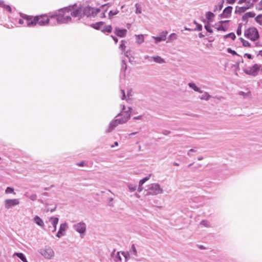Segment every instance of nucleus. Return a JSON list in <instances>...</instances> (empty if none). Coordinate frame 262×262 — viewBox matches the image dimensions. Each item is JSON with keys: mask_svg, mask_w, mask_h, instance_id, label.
Masks as SVG:
<instances>
[{"mask_svg": "<svg viewBox=\"0 0 262 262\" xmlns=\"http://www.w3.org/2000/svg\"><path fill=\"white\" fill-rule=\"evenodd\" d=\"M205 95L206 96V98H205V99L208 100L209 99V98L210 97V96L207 94Z\"/></svg>", "mask_w": 262, "mask_h": 262, "instance_id": "13d9d810", "label": "nucleus"}, {"mask_svg": "<svg viewBox=\"0 0 262 262\" xmlns=\"http://www.w3.org/2000/svg\"><path fill=\"white\" fill-rule=\"evenodd\" d=\"M118 142H115L114 143V145H111V147H112V148H113L115 146H118Z\"/></svg>", "mask_w": 262, "mask_h": 262, "instance_id": "864d4df0", "label": "nucleus"}, {"mask_svg": "<svg viewBox=\"0 0 262 262\" xmlns=\"http://www.w3.org/2000/svg\"><path fill=\"white\" fill-rule=\"evenodd\" d=\"M23 18L26 20L28 26H34L37 24V16H32L27 15L23 16Z\"/></svg>", "mask_w": 262, "mask_h": 262, "instance_id": "9d476101", "label": "nucleus"}, {"mask_svg": "<svg viewBox=\"0 0 262 262\" xmlns=\"http://www.w3.org/2000/svg\"><path fill=\"white\" fill-rule=\"evenodd\" d=\"M34 220L36 224H37L38 225L40 226V227L44 226V223L43 221L38 216H35L34 219Z\"/></svg>", "mask_w": 262, "mask_h": 262, "instance_id": "aec40b11", "label": "nucleus"}, {"mask_svg": "<svg viewBox=\"0 0 262 262\" xmlns=\"http://www.w3.org/2000/svg\"><path fill=\"white\" fill-rule=\"evenodd\" d=\"M240 40L244 47H249L250 46V43L248 41L245 40L243 38H240Z\"/></svg>", "mask_w": 262, "mask_h": 262, "instance_id": "7c9ffc66", "label": "nucleus"}, {"mask_svg": "<svg viewBox=\"0 0 262 262\" xmlns=\"http://www.w3.org/2000/svg\"><path fill=\"white\" fill-rule=\"evenodd\" d=\"M74 227L76 230L80 233H83L85 231L86 226L84 223H78Z\"/></svg>", "mask_w": 262, "mask_h": 262, "instance_id": "4468645a", "label": "nucleus"}, {"mask_svg": "<svg viewBox=\"0 0 262 262\" xmlns=\"http://www.w3.org/2000/svg\"><path fill=\"white\" fill-rule=\"evenodd\" d=\"M137 42L139 44L143 43L144 41V38L143 35H136Z\"/></svg>", "mask_w": 262, "mask_h": 262, "instance_id": "b1692460", "label": "nucleus"}, {"mask_svg": "<svg viewBox=\"0 0 262 262\" xmlns=\"http://www.w3.org/2000/svg\"><path fill=\"white\" fill-rule=\"evenodd\" d=\"M3 4H4V2H1V1H0V5L3 6Z\"/></svg>", "mask_w": 262, "mask_h": 262, "instance_id": "e2e57ef3", "label": "nucleus"}, {"mask_svg": "<svg viewBox=\"0 0 262 262\" xmlns=\"http://www.w3.org/2000/svg\"><path fill=\"white\" fill-rule=\"evenodd\" d=\"M177 37V34L175 33L171 34L169 36V40L171 41L176 39Z\"/></svg>", "mask_w": 262, "mask_h": 262, "instance_id": "f704fd0d", "label": "nucleus"}, {"mask_svg": "<svg viewBox=\"0 0 262 262\" xmlns=\"http://www.w3.org/2000/svg\"><path fill=\"white\" fill-rule=\"evenodd\" d=\"M132 190L133 191L135 190V189L132 188Z\"/></svg>", "mask_w": 262, "mask_h": 262, "instance_id": "774afa93", "label": "nucleus"}, {"mask_svg": "<svg viewBox=\"0 0 262 262\" xmlns=\"http://www.w3.org/2000/svg\"><path fill=\"white\" fill-rule=\"evenodd\" d=\"M14 255H17L23 262H28L26 258L23 253H16Z\"/></svg>", "mask_w": 262, "mask_h": 262, "instance_id": "393cba45", "label": "nucleus"}, {"mask_svg": "<svg viewBox=\"0 0 262 262\" xmlns=\"http://www.w3.org/2000/svg\"><path fill=\"white\" fill-rule=\"evenodd\" d=\"M112 37L113 38V39L114 40V41L115 42V43H117L118 41V39L116 37H115L113 36H112Z\"/></svg>", "mask_w": 262, "mask_h": 262, "instance_id": "8fccbe9b", "label": "nucleus"}, {"mask_svg": "<svg viewBox=\"0 0 262 262\" xmlns=\"http://www.w3.org/2000/svg\"><path fill=\"white\" fill-rule=\"evenodd\" d=\"M50 16L46 14H42L37 16V24L40 26H46L49 24L50 22Z\"/></svg>", "mask_w": 262, "mask_h": 262, "instance_id": "1a4fd4ad", "label": "nucleus"}, {"mask_svg": "<svg viewBox=\"0 0 262 262\" xmlns=\"http://www.w3.org/2000/svg\"><path fill=\"white\" fill-rule=\"evenodd\" d=\"M244 57H247L249 59H251L252 58V56L250 54H248V53L245 54Z\"/></svg>", "mask_w": 262, "mask_h": 262, "instance_id": "c03bdc74", "label": "nucleus"}, {"mask_svg": "<svg viewBox=\"0 0 262 262\" xmlns=\"http://www.w3.org/2000/svg\"><path fill=\"white\" fill-rule=\"evenodd\" d=\"M258 0H253V2H256Z\"/></svg>", "mask_w": 262, "mask_h": 262, "instance_id": "0e129e2a", "label": "nucleus"}, {"mask_svg": "<svg viewBox=\"0 0 262 262\" xmlns=\"http://www.w3.org/2000/svg\"><path fill=\"white\" fill-rule=\"evenodd\" d=\"M104 22L100 21L95 24H93L92 25V27L96 29V30H101L102 29L103 25H104Z\"/></svg>", "mask_w": 262, "mask_h": 262, "instance_id": "6ab92c4d", "label": "nucleus"}, {"mask_svg": "<svg viewBox=\"0 0 262 262\" xmlns=\"http://www.w3.org/2000/svg\"><path fill=\"white\" fill-rule=\"evenodd\" d=\"M126 32L127 30L125 29L116 28L114 30L115 34L120 37H124L126 35Z\"/></svg>", "mask_w": 262, "mask_h": 262, "instance_id": "ddd939ff", "label": "nucleus"}, {"mask_svg": "<svg viewBox=\"0 0 262 262\" xmlns=\"http://www.w3.org/2000/svg\"><path fill=\"white\" fill-rule=\"evenodd\" d=\"M130 117L129 111H122L118 115L117 118L113 120L110 124L106 132H111L119 124L126 123Z\"/></svg>", "mask_w": 262, "mask_h": 262, "instance_id": "f03ea898", "label": "nucleus"}, {"mask_svg": "<svg viewBox=\"0 0 262 262\" xmlns=\"http://www.w3.org/2000/svg\"><path fill=\"white\" fill-rule=\"evenodd\" d=\"M194 151V150H193V149H191L190 150H189V152H188V155H189V152H190V151Z\"/></svg>", "mask_w": 262, "mask_h": 262, "instance_id": "680f3d73", "label": "nucleus"}, {"mask_svg": "<svg viewBox=\"0 0 262 262\" xmlns=\"http://www.w3.org/2000/svg\"><path fill=\"white\" fill-rule=\"evenodd\" d=\"M19 202L18 200L14 199H8L5 201V207L6 208H9L12 206H16L19 204Z\"/></svg>", "mask_w": 262, "mask_h": 262, "instance_id": "f8f14e48", "label": "nucleus"}, {"mask_svg": "<svg viewBox=\"0 0 262 262\" xmlns=\"http://www.w3.org/2000/svg\"><path fill=\"white\" fill-rule=\"evenodd\" d=\"M143 189V187L142 186V185H139V188L138 189V191L141 192Z\"/></svg>", "mask_w": 262, "mask_h": 262, "instance_id": "3c124183", "label": "nucleus"}, {"mask_svg": "<svg viewBox=\"0 0 262 262\" xmlns=\"http://www.w3.org/2000/svg\"><path fill=\"white\" fill-rule=\"evenodd\" d=\"M41 253L47 258H51L53 257L54 252L52 249L50 247L46 248L41 250Z\"/></svg>", "mask_w": 262, "mask_h": 262, "instance_id": "9b49d317", "label": "nucleus"}, {"mask_svg": "<svg viewBox=\"0 0 262 262\" xmlns=\"http://www.w3.org/2000/svg\"><path fill=\"white\" fill-rule=\"evenodd\" d=\"M228 20L220 21L219 23V24H220L219 26L217 27V30H218L225 31L226 29L223 27V25L224 23H225L226 22H228Z\"/></svg>", "mask_w": 262, "mask_h": 262, "instance_id": "cd10ccee", "label": "nucleus"}, {"mask_svg": "<svg viewBox=\"0 0 262 262\" xmlns=\"http://www.w3.org/2000/svg\"><path fill=\"white\" fill-rule=\"evenodd\" d=\"M3 8H4V9L7 11H8L9 12H12V9L11 8V7L9 5H5L3 4Z\"/></svg>", "mask_w": 262, "mask_h": 262, "instance_id": "2f4dec72", "label": "nucleus"}, {"mask_svg": "<svg viewBox=\"0 0 262 262\" xmlns=\"http://www.w3.org/2000/svg\"><path fill=\"white\" fill-rule=\"evenodd\" d=\"M259 55L262 57V50L259 52Z\"/></svg>", "mask_w": 262, "mask_h": 262, "instance_id": "bf43d9fd", "label": "nucleus"}, {"mask_svg": "<svg viewBox=\"0 0 262 262\" xmlns=\"http://www.w3.org/2000/svg\"><path fill=\"white\" fill-rule=\"evenodd\" d=\"M153 38L155 40V42L156 43H158V42H160L162 40H164V36L163 37H153Z\"/></svg>", "mask_w": 262, "mask_h": 262, "instance_id": "c9c22d12", "label": "nucleus"}, {"mask_svg": "<svg viewBox=\"0 0 262 262\" xmlns=\"http://www.w3.org/2000/svg\"><path fill=\"white\" fill-rule=\"evenodd\" d=\"M118 13V10H114V11H110L109 12V16L110 18L112 17L113 16L116 15Z\"/></svg>", "mask_w": 262, "mask_h": 262, "instance_id": "72a5a7b5", "label": "nucleus"}, {"mask_svg": "<svg viewBox=\"0 0 262 262\" xmlns=\"http://www.w3.org/2000/svg\"><path fill=\"white\" fill-rule=\"evenodd\" d=\"M70 9L68 7L62 8L56 12L55 14L50 15L51 18H55L58 24L67 23L71 21Z\"/></svg>", "mask_w": 262, "mask_h": 262, "instance_id": "f257e3e1", "label": "nucleus"}, {"mask_svg": "<svg viewBox=\"0 0 262 262\" xmlns=\"http://www.w3.org/2000/svg\"><path fill=\"white\" fill-rule=\"evenodd\" d=\"M151 59L156 62L159 63H162L165 62V60L160 56H156L151 57Z\"/></svg>", "mask_w": 262, "mask_h": 262, "instance_id": "412c9836", "label": "nucleus"}, {"mask_svg": "<svg viewBox=\"0 0 262 262\" xmlns=\"http://www.w3.org/2000/svg\"><path fill=\"white\" fill-rule=\"evenodd\" d=\"M19 24H21V25H23L24 24V20L21 19H20L19 20Z\"/></svg>", "mask_w": 262, "mask_h": 262, "instance_id": "6e6d98bb", "label": "nucleus"}, {"mask_svg": "<svg viewBox=\"0 0 262 262\" xmlns=\"http://www.w3.org/2000/svg\"><path fill=\"white\" fill-rule=\"evenodd\" d=\"M121 93L122 94V99H124L125 98V92L124 90H121Z\"/></svg>", "mask_w": 262, "mask_h": 262, "instance_id": "09e8293b", "label": "nucleus"}, {"mask_svg": "<svg viewBox=\"0 0 262 262\" xmlns=\"http://www.w3.org/2000/svg\"><path fill=\"white\" fill-rule=\"evenodd\" d=\"M50 220L52 222L53 226L52 227H51V229H50L49 230H51L52 232H54L56 230V226L58 222V219L57 217H52L50 218ZM49 228H50V227H49Z\"/></svg>", "mask_w": 262, "mask_h": 262, "instance_id": "2eb2a0df", "label": "nucleus"}, {"mask_svg": "<svg viewBox=\"0 0 262 262\" xmlns=\"http://www.w3.org/2000/svg\"><path fill=\"white\" fill-rule=\"evenodd\" d=\"M255 20L257 23L260 25H262V14L257 15L255 18Z\"/></svg>", "mask_w": 262, "mask_h": 262, "instance_id": "c85d7f7f", "label": "nucleus"}, {"mask_svg": "<svg viewBox=\"0 0 262 262\" xmlns=\"http://www.w3.org/2000/svg\"><path fill=\"white\" fill-rule=\"evenodd\" d=\"M205 29H206V30L210 32V33H212V30L211 29L210 26H208V25H206L205 26Z\"/></svg>", "mask_w": 262, "mask_h": 262, "instance_id": "37998d69", "label": "nucleus"}, {"mask_svg": "<svg viewBox=\"0 0 262 262\" xmlns=\"http://www.w3.org/2000/svg\"><path fill=\"white\" fill-rule=\"evenodd\" d=\"M206 16L208 20H211L214 17V14L211 12H208L206 13Z\"/></svg>", "mask_w": 262, "mask_h": 262, "instance_id": "c756f323", "label": "nucleus"}, {"mask_svg": "<svg viewBox=\"0 0 262 262\" xmlns=\"http://www.w3.org/2000/svg\"><path fill=\"white\" fill-rule=\"evenodd\" d=\"M227 51L228 53L231 54L232 55H237V54L236 53V52L234 51V50H232L230 48H228L227 49Z\"/></svg>", "mask_w": 262, "mask_h": 262, "instance_id": "ea45409f", "label": "nucleus"}, {"mask_svg": "<svg viewBox=\"0 0 262 262\" xmlns=\"http://www.w3.org/2000/svg\"><path fill=\"white\" fill-rule=\"evenodd\" d=\"M189 86L195 91L202 93V91H200V89L197 87L194 83H189Z\"/></svg>", "mask_w": 262, "mask_h": 262, "instance_id": "a878e982", "label": "nucleus"}, {"mask_svg": "<svg viewBox=\"0 0 262 262\" xmlns=\"http://www.w3.org/2000/svg\"><path fill=\"white\" fill-rule=\"evenodd\" d=\"M173 165L174 166H178L179 165V164L177 163H173Z\"/></svg>", "mask_w": 262, "mask_h": 262, "instance_id": "052dcab7", "label": "nucleus"}, {"mask_svg": "<svg viewBox=\"0 0 262 262\" xmlns=\"http://www.w3.org/2000/svg\"><path fill=\"white\" fill-rule=\"evenodd\" d=\"M223 37L224 39L229 38L231 39V40H234L236 38V36L234 33H230L227 35H224Z\"/></svg>", "mask_w": 262, "mask_h": 262, "instance_id": "5701e85b", "label": "nucleus"}, {"mask_svg": "<svg viewBox=\"0 0 262 262\" xmlns=\"http://www.w3.org/2000/svg\"><path fill=\"white\" fill-rule=\"evenodd\" d=\"M126 46L124 43V41L122 40L121 41V45L119 46V49L122 50V52H124L125 50Z\"/></svg>", "mask_w": 262, "mask_h": 262, "instance_id": "473e14b6", "label": "nucleus"}, {"mask_svg": "<svg viewBox=\"0 0 262 262\" xmlns=\"http://www.w3.org/2000/svg\"><path fill=\"white\" fill-rule=\"evenodd\" d=\"M132 249L133 251H134V254L135 255H136L137 254V250L136 249V248H135V246L134 245H132Z\"/></svg>", "mask_w": 262, "mask_h": 262, "instance_id": "49530a36", "label": "nucleus"}, {"mask_svg": "<svg viewBox=\"0 0 262 262\" xmlns=\"http://www.w3.org/2000/svg\"><path fill=\"white\" fill-rule=\"evenodd\" d=\"M167 31H165V32H162L161 35H160V37H163L164 36V40L166 39V36L167 35Z\"/></svg>", "mask_w": 262, "mask_h": 262, "instance_id": "79ce46f5", "label": "nucleus"}, {"mask_svg": "<svg viewBox=\"0 0 262 262\" xmlns=\"http://www.w3.org/2000/svg\"><path fill=\"white\" fill-rule=\"evenodd\" d=\"M13 191H14L13 188L9 187H7L5 190V192L6 193H13Z\"/></svg>", "mask_w": 262, "mask_h": 262, "instance_id": "4c0bfd02", "label": "nucleus"}, {"mask_svg": "<svg viewBox=\"0 0 262 262\" xmlns=\"http://www.w3.org/2000/svg\"><path fill=\"white\" fill-rule=\"evenodd\" d=\"M198 30L199 31H201L202 29V26L200 25H198L197 26Z\"/></svg>", "mask_w": 262, "mask_h": 262, "instance_id": "603ef678", "label": "nucleus"}, {"mask_svg": "<svg viewBox=\"0 0 262 262\" xmlns=\"http://www.w3.org/2000/svg\"><path fill=\"white\" fill-rule=\"evenodd\" d=\"M201 224L204 225L205 227H209V223L206 221H202Z\"/></svg>", "mask_w": 262, "mask_h": 262, "instance_id": "a19ab883", "label": "nucleus"}, {"mask_svg": "<svg viewBox=\"0 0 262 262\" xmlns=\"http://www.w3.org/2000/svg\"><path fill=\"white\" fill-rule=\"evenodd\" d=\"M100 10L97 8H94L90 7L83 8V14L87 16H95L100 12Z\"/></svg>", "mask_w": 262, "mask_h": 262, "instance_id": "0eeeda50", "label": "nucleus"}, {"mask_svg": "<svg viewBox=\"0 0 262 262\" xmlns=\"http://www.w3.org/2000/svg\"><path fill=\"white\" fill-rule=\"evenodd\" d=\"M232 10V7L228 6L224 10L222 14V16L225 18H228L230 16Z\"/></svg>", "mask_w": 262, "mask_h": 262, "instance_id": "dca6fc26", "label": "nucleus"}, {"mask_svg": "<svg viewBox=\"0 0 262 262\" xmlns=\"http://www.w3.org/2000/svg\"><path fill=\"white\" fill-rule=\"evenodd\" d=\"M67 228V225L66 224H62L60 225L59 231L57 233V236L58 237H60L64 234V232H65L66 229Z\"/></svg>", "mask_w": 262, "mask_h": 262, "instance_id": "f3484780", "label": "nucleus"}, {"mask_svg": "<svg viewBox=\"0 0 262 262\" xmlns=\"http://www.w3.org/2000/svg\"><path fill=\"white\" fill-rule=\"evenodd\" d=\"M236 34L238 35H241L242 34V26L241 25H239V26L236 30Z\"/></svg>", "mask_w": 262, "mask_h": 262, "instance_id": "58836bf2", "label": "nucleus"}, {"mask_svg": "<svg viewBox=\"0 0 262 262\" xmlns=\"http://www.w3.org/2000/svg\"><path fill=\"white\" fill-rule=\"evenodd\" d=\"M132 190L133 191L135 190V189L132 188Z\"/></svg>", "mask_w": 262, "mask_h": 262, "instance_id": "338daca9", "label": "nucleus"}, {"mask_svg": "<svg viewBox=\"0 0 262 262\" xmlns=\"http://www.w3.org/2000/svg\"><path fill=\"white\" fill-rule=\"evenodd\" d=\"M236 0H226L227 3L230 4H234L236 2Z\"/></svg>", "mask_w": 262, "mask_h": 262, "instance_id": "a18cd8bd", "label": "nucleus"}, {"mask_svg": "<svg viewBox=\"0 0 262 262\" xmlns=\"http://www.w3.org/2000/svg\"><path fill=\"white\" fill-rule=\"evenodd\" d=\"M200 248L203 249V246H200Z\"/></svg>", "mask_w": 262, "mask_h": 262, "instance_id": "69168bd1", "label": "nucleus"}, {"mask_svg": "<svg viewBox=\"0 0 262 262\" xmlns=\"http://www.w3.org/2000/svg\"><path fill=\"white\" fill-rule=\"evenodd\" d=\"M100 17L101 18H104V17H105V12H103V13H101Z\"/></svg>", "mask_w": 262, "mask_h": 262, "instance_id": "5fc2aeb1", "label": "nucleus"}, {"mask_svg": "<svg viewBox=\"0 0 262 262\" xmlns=\"http://www.w3.org/2000/svg\"><path fill=\"white\" fill-rule=\"evenodd\" d=\"M68 8L70 9V17H81L83 14V8L77 7L75 6H69Z\"/></svg>", "mask_w": 262, "mask_h": 262, "instance_id": "423d86ee", "label": "nucleus"}, {"mask_svg": "<svg viewBox=\"0 0 262 262\" xmlns=\"http://www.w3.org/2000/svg\"><path fill=\"white\" fill-rule=\"evenodd\" d=\"M84 165V162L83 161H81L77 164V165L78 166H83Z\"/></svg>", "mask_w": 262, "mask_h": 262, "instance_id": "de8ad7c7", "label": "nucleus"}, {"mask_svg": "<svg viewBox=\"0 0 262 262\" xmlns=\"http://www.w3.org/2000/svg\"><path fill=\"white\" fill-rule=\"evenodd\" d=\"M136 13H141V8L140 5L138 4H136Z\"/></svg>", "mask_w": 262, "mask_h": 262, "instance_id": "e433bc0d", "label": "nucleus"}, {"mask_svg": "<svg viewBox=\"0 0 262 262\" xmlns=\"http://www.w3.org/2000/svg\"><path fill=\"white\" fill-rule=\"evenodd\" d=\"M244 3L245 4V6L236 7V12L238 13H244L253 6V4L251 2V0H239L238 2V4L239 5H242Z\"/></svg>", "mask_w": 262, "mask_h": 262, "instance_id": "20e7f679", "label": "nucleus"}, {"mask_svg": "<svg viewBox=\"0 0 262 262\" xmlns=\"http://www.w3.org/2000/svg\"><path fill=\"white\" fill-rule=\"evenodd\" d=\"M151 174H149L148 176L145 177L144 179L141 180L139 182V185H142L144 183H145L146 181H147L150 177H151Z\"/></svg>", "mask_w": 262, "mask_h": 262, "instance_id": "bb28decb", "label": "nucleus"}, {"mask_svg": "<svg viewBox=\"0 0 262 262\" xmlns=\"http://www.w3.org/2000/svg\"><path fill=\"white\" fill-rule=\"evenodd\" d=\"M147 191V195H155L162 193L163 189L159 184L152 183L148 186Z\"/></svg>", "mask_w": 262, "mask_h": 262, "instance_id": "39448f33", "label": "nucleus"}, {"mask_svg": "<svg viewBox=\"0 0 262 262\" xmlns=\"http://www.w3.org/2000/svg\"><path fill=\"white\" fill-rule=\"evenodd\" d=\"M255 15V14L253 12H248L244 14V15L242 17V19L244 21H246L248 20L249 18L254 17Z\"/></svg>", "mask_w": 262, "mask_h": 262, "instance_id": "a211bd4d", "label": "nucleus"}, {"mask_svg": "<svg viewBox=\"0 0 262 262\" xmlns=\"http://www.w3.org/2000/svg\"><path fill=\"white\" fill-rule=\"evenodd\" d=\"M260 65L255 63L252 67L245 69L244 72L248 75L256 76L258 72L260 70Z\"/></svg>", "mask_w": 262, "mask_h": 262, "instance_id": "6e6552de", "label": "nucleus"}, {"mask_svg": "<svg viewBox=\"0 0 262 262\" xmlns=\"http://www.w3.org/2000/svg\"><path fill=\"white\" fill-rule=\"evenodd\" d=\"M244 36L251 41H256L259 38L257 29L255 27H250L244 31Z\"/></svg>", "mask_w": 262, "mask_h": 262, "instance_id": "7ed1b4c3", "label": "nucleus"}, {"mask_svg": "<svg viewBox=\"0 0 262 262\" xmlns=\"http://www.w3.org/2000/svg\"><path fill=\"white\" fill-rule=\"evenodd\" d=\"M259 5L261 7V8L262 9V0H260V1L259 2Z\"/></svg>", "mask_w": 262, "mask_h": 262, "instance_id": "4d7b16f0", "label": "nucleus"}, {"mask_svg": "<svg viewBox=\"0 0 262 262\" xmlns=\"http://www.w3.org/2000/svg\"><path fill=\"white\" fill-rule=\"evenodd\" d=\"M101 31L104 33H111L112 31V27L110 25L103 26L102 29H101Z\"/></svg>", "mask_w": 262, "mask_h": 262, "instance_id": "4be33fe9", "label": "nucleus"}]
</instances>
